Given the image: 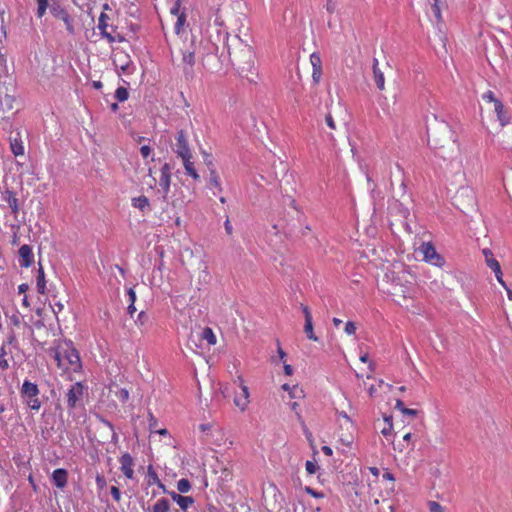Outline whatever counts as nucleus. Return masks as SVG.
<instances>
[{"instance_id": "28", "label": "nucleus", "mask_w": 512, "mask_h": 512, "mask_svg": "<svg viewBox=\"0 0 512 512\" xmlns=\"http://www.w3.org/2000/svg\"><path fill=\"white\" fill-rule=\"evenodd\" d=\"M210 186L217 189L219 192H222L223 188L221 185L220 177L217 174L216 170L211 169L210 170V179H209Z\"/></svg>"}, {"instance_id": "53", "label": "nucleus", "mask_w": 512, "mask_h": 512, "mask_svg": "<svg viewBox=\"0 0 512 512\" xmlns=\"http://www.w3.org/2000/svg\"><path fill=\"white\" fill-rule=\"evenodd\" d=\"M285 204L291 206L292 208H294L295 210H297V207H296V201L293 197L291 196H288L286 199H285Z\"/></svg>"}, {"instance_id": "61", "label": "nucleus", "mask_w": 512, "mask_h": 512, "mask_svg": "<svg viewBox=\"0 0 512 512\" xmlns=\"http://www.w3.org/2000/svg\"><path fill=\"white\" fill-rule=\"evenodd\" d=\"M277 352H278V355H279V358L281 361H284L285 360V357H286V353L284 352V350L281 348L280 346V343L278 342V349H277Z\"/></svg>"}, {"instance_id": "57", "label": "nucleus", "mask_w": 512, "mask_h": 512, "mask_svg": "<svg viewBox=\"0 0 512 512\" xmlns=\"http://www.w3.org/2000/svg\"><path fill=\"white\" fill-rule=\"evenodd\" d=\"M129 302L135 303L136 301V293L133 288L128 290Z\"/></svg>"}, {"instance_id": "48", "label": "nucleus", "mask_w": 512, "mask_h": 512, "mask_svg": "<svg viewBox=\"0 0 512 512\" xmlns=\"http://www.w3.org/2000/svg\"><path fill=\"white\" fill-rule=\"evenodd\" d=\"M111 495L116 502L121 501V492L118 487H116V486L111 487Z\"/></svg>"}, {"instance_id": "24", "label": "nucleus", "mask_w": 512, "mask_h": 512, "mask_svg": "<svg viewBox=\"0 0 512 512\" xmlns=\"http://www.w3.org/2000/svg\"><path fill=\"white\" fill-rule=\"evenodd\" d=\"M132 206L142 212H145L150 208V201L146 196L142 195L132 199Z\"/></svg>"}, {"instance_id": "13", "label": "nucleus", "mask_w": 512, "mask_h": 512, "mask_svg": "<svg viewBox=\"0 0 512 512\" xmlns=\"http://www.w3.org/2000/svg\"><path fill=\"white\" fill-rule=\"evenodd\" d=\"M18 253L21 267L28 268L34 263V254L31 246L27 244L22 245Z\"/></svg>"}, {"instance_id": "23", "label": "nucleus", "mask_w": 512, "mask_h": 512, "mask_svg": "<svg viewBox=\"0 0 512 512\" xmlns=\"http://www.w3.org/2000/svg\"><path fill=\"white\" fill-rule=\"evenodd\" d=\"M36 287L37 291L40 294L46 293V279H45V273L42 265L39 263V268L37 271V277H36Z\"/></svg>"}, {"instance_id": "38", "label": "nucleus", "mask_w": 512, "mask_h": 512, "mask_svg": "<svg viewBox=\"0 0 512 512\" xmlns=\"http://www.w3.org/2000/svg\"><path fill=\"white\" fill-rule=\"evenodd\" d=\"M482 99L486 102H490V103H493V105H495V101H500L499 99H497L495 97V94L493 91L491 90H488L486 91L483 95H482Z\"/></svg>"}, {"instance_id": "64", "label": "nucleus", "mask_w": 512, "mask_h": 512, "mask_svg": "<svg viewBox=\"0 0 512 512\" xmlns=\"http://www.w3.org/2000/svg\"><path fill=\"white\" fill-rule=\"evenodd\" d=\"M11 323H13L15 326H18L20 324V318L18 315H13L10 318Z\"/></svg>"}, {"instance_id": "15", "label": "nucleus", "mask_w": 512, "mask_h": 512, "mask_svg": "<svg viewBox=\"0 0 512 512\" xmlns=\"http://www.w3.org/2000/svg\"><path fill=\"white\" fill-rule=\"evenodd\" d=\"M494 112L501 127L510 124L511 117L501 101H495Z\"/></svg>"}, {"instance_id": "6", "label": "nucleus", "mask_w": 512, "mask_h": 512, "mask_svg": "<svg viewBox=\"0 0 512 512\" xmlns=\"http://www.w3.org/2000/svg\"><path fill=\"white\" fill-rule=\"evenodd\" d=\"M84 395V386L81 382L73 384L66 393L67 405L70 409L76 408Z\"/></svg>"}, {"instance_id": "3", "label": "nucleus", "mask_w": 512, "mask_h": 512, "mask_svg": "<svg viewBox=\"0 0 512 512\" xmlns=\"http://www.w3.org/2000/svg\"><path fill=\"white\" fill-rule=\"evenodd\" d=\"M57 366L65 373H76L82 369V363L78 351L72 342L60 343L54 356Z\"/></svg>"}, {"instance_id": "19", "label": "nucleus", "mask_w": 512, "mask_h": 512, "mask_svg": "<svg viewBox=\"0 0 512 512\" xmlns=\"http://www.w3.org/2000/svg\"><path fill=\"white\" fill-rule=\"evenodd\" d=\"M3 199L7 202L12 213L16 216L19 213V201L14 191L6 190L3 193Z\"/></svg>"}, {"instance_id": "11", "label": "nucleus", "mask_w": 512, "mask_h": 512, "mask_svg": "<svg viewBox=\"0 0 512 512\" xmlns=\"http://www.w3.org/2000/svg\"><path fill=\"white\" fill-rule=\"evenodd\" d=\"M175 153L178 157L185 156L191 153L189 148L188 139L184 130H180L177 133Z\"/></svg>"}, {"instance_id": "59", "label": "nucleus", "mask_w": 512, "mask_h": 512, "mask_svg": "<svg viewBox=\"0 0 512 512\" xmlns=\"http://www.w3.org/2000/svg\"><path fill=\"white\" fill-rule=\"evenodd\" d=\"M125 58H126V60H125L123 63H121V65H120V70H121L122 72H126V71L128 70L129 63H130V61H129L128 57H127V56H125Z\"/></svg>"}, {"instance_id": "30", "label": "nucleus", "mask_w": 512, "mask_h": 512, "mask_svg": "<svg viewBox=\"0 0 512 512\" xmlns=\"http://www.w3.org/2000/svg\"><path fill=\"white\" fill-rule=\"evenodd\" d=\"M50 12L56 19L61 20L68 14V11L58 4H53L50 8Z\"/></svg>"}, {"instance_id": "37", "label": "nucleus", "mask_w": 512, "mask_h": 512, "mask_svg": "<svg viewBox=\"0 0 512 512\" xmlns=\"http://www.w3.org/2000/svg\"><path fill=\"white\" fill-rule=\"evenodd\" d=\"M0 368L2 370H6V369L9 368V363H8L7 358H6V351H5V349L3 347L0 350Z\"/></svg>"}, {"instance_id": "55", "label": "nucleus", "mask_w": 512, "mask_h": 512, "mask_svg": "<svg viewBox=\"0 0 512 512\" xmlns=\"http://www.w3.org/2000/svg\"><path fill=\"white\" fill-rule=\"evenodd\" d=\"M359 359L363 363H369L370 370L373 371L372 362L369 361L368 354L361 355Z\"/></svg>"}, {"instance_id": "43", "label": "nucleus", "mask_w": 512, "mask_h": 512, "mask_svg": "<svg viewBox=\"0 0 512 512\" xmlns=\"http://www.w3.org/2000/svg\"><path fill=\"white\" fill-rule=\"evenodd\" d=\"M344 331L347 335H354L356 333V325L352 321H348L345 324Z\"/></svg>"}, {"instance_id": "46", "label": "nucleus", "mask_w": 512, "mask_h": 512, "mask_svg": "<svg viewBox=\"0 0 512 512\" xmlns=\"http://www.w3.org/2000/svg\"><path fill=\"white\" fill-rule=\"evenodd\" d=\"M140 153L144 159H147L152 153V148L148 145H143L140 148Z\"/></svg>"}, {"instance_id": "54", "label": "nucleus", "mask_w": 512, "mask_h": 512, "mask_svg": "<svg viewBox=\"0 0 512 512\" xmlns=\"http://www.w3.org/2000/svg\"><path fill=\"white\" fill-rule=\"evenodd\" d=\"M403 414L414 417L418 414V411L416 409L403 408Z\"/></svg>"}, {"instance_id": "27", "label": "nucleus", "mask_w": 512, "mask_h": 512, "mask_svg": "<svg viewBox=\"0 0 512 512\" xmlns=\"http://www.w3.org/2000/svg\"><path fill=\"white\" fill-rule=\"evenodd\" d=\"M170 503L166 498H161L152 507V512H169Z\"/></svg>"}, {"instance_id": "8", "label": "nucleus", "mask_w": 512, "mask_h": 512, "mask_svg": "<svg viewBox=\"0 0 512 512\" xmlns=\"http://www.w3.org/2000/svg\"><path fill=\"white\" fill-rule=\"evenodd\" d=\"M119 463H120V470L125 475V477L130 480L134 479L135 462H134L133 457L128 452H125L120 456Z\"/></svg>"}, {"instance_id": "1", "label": "nucleus", "mask_w": 512, "mask_h": 512, "mask_svg": "<svg viewBox=\"0 0 512 512\" xmlns=\"http://www.w3.org/2000/svg\"><path fill=\"white\" fill-rule=\"evenodd\" d=\"M387 277L390 279L388 293L393 297V300L402 308L418 313L420 308L415 301L416 283L414 275L401 267L397 271H392Z\"/></svg>"}, {"instance_id": "36", "label": "nucleus", "mask_w": 512, "mask_h": 512, "mask_svg": "<svg viewBox=\"0 0 512 512\" xmlns=\"http://www.w3.org/2000/svg\"><path fill=\"white\" fill-rule=\"evenodd\" d=\"M61 21L64 22L66 30L68 31V33L69 34H74L75 29H74V25H73V19L70 16V14L68 13L65 17H63L61 19Z\"/></svg>"}, {"instance_id": "42", "label": "nucleus", "mask_w": 512, "mask_h": 512, "mask_svg": "<svg viewBox=\"0 0 512 512\" xmlns=\"http://www.w3.org/2000/svg\"><path fill=\"white\" fill-rule=\"evenodd\" d=\"M116 396L121 402H126L129 398V391L122 388L116 392Z\"/></svg>"}, {"instance_id": "47", "label": "nucleus", "mask_w": 512, "mask_h": 512, "mask_svg": "<svg viewBox=\"0 0 512 512\" xmlns=\"http://www.w3.org/2000/svg\"><path fill=\"white\" fill-rule=\"evenodd\" d=\"M325 122H326V125L331 129V130H336V123L333 119V116L331 115V113H328L325 117Z\"/></svg>"}, {"instance_id": "51", "label": "nucleus", "mask_w": 512, "mask_h": 512, "mask_svg": "<svg viewBox=\"0 0 512 512\" xmlns=\"http://www.w3.org/2000/svg\"><path fill=\"white\" fill-rule=\"evenodd\" d=\"M157 426V419L153 416L152 413H149V427L151 431H155V427Z\"/></svg>"}, {"instance_id": "34", "label": "nucleus", "mask_w": 512, "mask_h": 512, "mask_svg": "<svg viewBox=\"0 0 512 512\" xmlns=\"http://www.w3.org/2000/svg\"><path fill=\"white\" fill-rule=\"evenodd\" d=\"M191 489V484L188 479L182 478L177 482V490L180 493H187Z\"/></svg>"}, {"instance_id": "32", "label": "nucleus", "mask_w": 512, "mask_h": 512, "mask_svg": "<svg viewBox=\"0 0 512 512\" xmlns=\"http://www.w3.org/2000/svg\"><path fill=\"white\" fill-rule=\"evenodd\" d=\"M304 332L308 339L318 341V337L314 333L313 321H307L304 325Z\"/></svg>"}, {"instance_id": "58", "label": "nucleus", "mask_w": 512, "mask_h": 512, "mask_svg": "<svg viewBox=\"0 0 512 512\" xmlns=\"http://www.w3.org/2000/svg\"><path fill=\"white\" fill-rule=\"evenodd\" d=\"M28 289H29V285H28V284H26V283H22V284H20V285L18 286V292H19L20 294H24V293H26V292L28 291Z\"/></svg>"}, {"instance_id": "29", "label": "nucleus", "mask_w": 512, "mask_h": 512, "mask_svg": "<svg viewBox=\"0 0 512 512\" xmlns=\"http://www.w3.org/2000/svg\"><path fill=\"white\" fill-rule=\"evenodd\" d=\"M482 253L485 257V263L489 268L499 264L498 260L494 257L493 252L490 249L485 248L482 250Z\"/></svg>"}, {"instance_id": "21", "label": "nucleus", "mask_w": 512, "mask_h": 512, "mask_svg": "<svg viewBox=\"0 0 512 512\" xmlns=\"http://www.w3.org/2000/svg\"><path fill=\"white\" fill-rule=\"evenodd\" d=\"M377 59L373 61V77L377 88L381 91L385 89V77L384 73L379 68Z\"/></svg>"}, {"instance_id": "49", "label": "nucleus", "mask_w": 512, "mask_h": 512, "mask_svg": "<svg viewBox=\"0 0 512 512\" xmlns=\"http://www.w3.org/2000/svg\"><path fill=\"white\" fill-rule=\"evenodd\" d=\"M301 309L304 314L305 322L312 321V315L308 306L301 304Z\"/></svg>"}, {"instance_id": "31", "label": "nucleus", "mask_w": 512, "mask_h": 512, "mask_svg": "<svg viewBox=\"0 0 512 512\" xmlns=\"http://www.w3.org/2000/svg\"><path fill=\"white\" fill-rule=\"evenodd\" d=\"M37 3V10H36V16L41 19L47 11V8L49 7V0H36Z\"/></svg>"}, {"instance_id": "39", "label": "nucleus", "mask_w": 512, "mask_h": 512, "mask_svg": "<svg viewBox=\"0 0 512 512\" xmlns=\"http://www.w3.org/2000/svg\"><path fill=\"white\" fill-rule=\"evenodd\" d=\"M95 481H96V486H97L98 490H100V491L103 490L107 486L106 479L102 474L98 473L96 475Z\"/></svg>"}, {"instance_id": "18", "label": "nucleus", "mask_w": 512, "mask_h": 512, "mask_svg": "<svg viewBox=\"0 0 512 512\" xmlns=\"http://www.w3.org/2000/svg\"><path fill=\"white\" fill-rule=\"evenodd\" d=\"M168 493L183 511H186L194 503V499L191 496H182L174 491Z\"/></svg>"}, {"instance_id": "25", "label": "nucleus", "mask_w": 512, "mask_h": 512, "mask_svg": "<svg viewBox=\"0 0 512 512\" xmlns=\"http://www.w3.org/2000/svg\"><path fill=\"white\" fill-rule=\"evenodd\" d=\"M282 389L287 391L291 398H302L304 396L302 388H300L298 385L291 387L289 384H284Z\"/></svg>"}, {"instance_id": "5", "label": "nucleus", "mask_w": 512, "mask_h": 512, "mask_svg": "<svg viewBox=\"0 0 512 512\" xmlns=\"http://www.w3.org/2000/svg\"><path fill=\"white\" fill-rule=\"evenodd\" d=\"M98 30L103 38H105L110 44L122 43L125 38L117 31V28L112 24H109V16L102 12L98 18Z\"/></svg>"}, {"instance_id": "35", "label": "nucleus", "mask_w": 512, "mask_h": 512, "mask_svg": "<svg viewBox=\"0 0 512 512\" xmlns=\"http://www.w3.org/2000/svg\"><path fill=\"white\" fill-rule=\"evenodd\" d=\"M129 93L125 87H118L115 91V98L119 102H124L128 99Z\"/></svg>"}, {"instance_id": "14", "label": "nucleus", "mask_w": 512, "mask_h": 512, "mask_svg": "<svg viewBox=\"0 0 512 512\" xmlns=\"http://www.w3.org/2000/svg\"><path fill=\"white\" fill-rule=\"evenodd\" d=\"M161 177L159 180V186L162 189V192L164 195H167L170 191V184H171V167L168 163H165L161 167Z\"/></svg>"}, {"instance_id": "41", "label": "nucleus", "mask_w": 512, "mask_h": 512, "mask_svg": "<svg viewBox=\"0 0 512 512\" xmlns=\"http://www.w3.org/2000/svg\"><path fill=\"white\" fill-rule=\"evenodd\" d=\"M428 507L430 512H444V507L436 501H430Z\"/></svg>"}, {"instance_id": "2", "label": "nucleus", "mask_w": 512, "mask_h": 512, "mask_svg": "<svg viewBox=\"0 0 512 512\" xmlns=\"http://www.w3.org/2000/svg\"><path fill=\"white\" fill-rule=\"evenodd\" d=\"M198 45L193 38L182 39L178 37L171 48L173 62L183 69L185 75H193V67L196 62Z\"/></svg>"}, {"instance_id": "20", "label": "nucleus", "mask_w": 512, "mask_h": 512, "mask_svg": "<svg viewBox=\"0 0 512 512\" xmlns=\"http://www.w3.org/2000/svg\"><path fill=\"white\" fill-rule=\"evenodd\" d=\"M147 484L149 486L157 485L160 489L163 490V492H167L165 485L161 482L157 472L152 465L147 467Z\"/></svg>"}, {"instance_id": "40", "label": "nucleus", "mask_w": 512, "mask_h": 512, "mask_svg": "<svg viewBox=\"0 0 512 512\" xmlns=\"http://www.w3.org/2000/svg\"><path fill=\"white\" fill-rule=\"evenodd\" d=\"M304 491L314 498H324V496H325L323 492L316 491L315 489H313L310 486H306L304 488Z\"/></svg>"}, {"instance_id": "7", "label": "nucleus", "mask_w": 512, "mask_h": 512, "mask_svg": "<svg viewBox=\"0 0 512 512\" xmlns=\"http://www.w3.org/2000/svg\"><path fill=\"white\" fill-rule=\"evenodd\" d=\"M239 387L241 392L234 397V404L238 407L242 412L246 411L250 404V393L249 388L245 384L243 378L241 376L238 377Z\"/></svg>"}, {"instance_id": "10", "label": "nucleus", "mask_w": 512, "mask_h": 512, "mask_svg": "<svg viewBox=\"0 0 512 512\" xmlns=\"http://www.w3.org/2000/svg\"><path fill=\"white\" fill-rule=\"evenodd\" d=\"M425 261L438 264L441 257L438 255L435 247L430 242H423L419 248Z\"/></svg>"}, {"instance_id": "60", "label": "nucleus", "mask_w": 512, "mask_h": 512, "mask_svg": "<svg viewBox=\"0 0 512 512\" xmlns=\"http://www.w3.org/2000/svg\"><path fill=\"white\" fill-rule=\"evenodd\" d=\"M284 373L287 376H291L293 374V368L291 365L284 363Z\"/></svg>"}, {"instance_id": "62", "label": "nucleus", "mask_w": 512, "mask_h": 512, "mask_svg": "<svg viewBox=\"0 0 512 512\" xmlns=\"http://www.w3.org/2000/svg\"><path fill=\"white\" fill-rule=\"evenodd\" d=\"M322 452L326 455V456H332L333 454V450L331 449V447L329 446H323L322 447Z\"/></svg>"}, {"instance_id": "56", "label": "nucleus", "mask_w": 512, "mask_h": 512, "mask_svg": "<svg viewBox=\"0 0 512 512\" xmlns=\"http://www.w3.org/2000/svg\"><path fill=\"white\" fill-rule=\"evenodd\" d=\"M382 477H383V479L391 481V482L395 481L394 475L391 472H389V471H385L383 473Z\"/></svg>"}, {"instance_id": "52", "label": "nucleus", "mask_w": 512, "mask_h": 512, "mask_svg": "<svg viewBox=\"0 0 512 512\" xmlns=\"http://www.w3.org/2000/svg\"><path fill=\"white\" fill-rule=\"evenodd\" d=\"M495 277L497 279V281L499 282V284L503 287V288H506V282L503 280V273H502V270L498 273H495Z\"/></svg>"}, {"instance_id": "16", "label": "nucleus", "mask_w": 512, "mask_h": 512, "mask_svg": "<svg viewBox=\"0 0 512 512\" xmlns=\"http://www.w3.org/2000/svg\"><path fill=\"white\" fill-rule=\"evenodd\" d=\"M51 479H52L53 484L57 488L63 489L67 485V482H68V472L66 469H63V468L55 469L52 472Z\"/></svg>"}, {"instance_id": "17", "label": "nucleus", "mask_w": 512, "mask_h": 512, "mask_svg": "<svg viewBox=\"0 0 512 512\" xmlns=\"http://www.w3.org/2000/svg\"><path fill=\"white\" fill-rule=\"evenodd\" d=\"M180 158L183 162V166L185 168L186 174L191 176L195 181L199 180L200 176L195 169L194 162L191 160L192 153L187 154L185 156H181Z\"/></svg>"}, {"instance_id": "50", "label": "nucleus", "mask_w": 512, "mask_h": 512, "mask_svg": "<svg viewBox=\"0 0 512 512\" xmlns=\"http://www.w3.org/2000/svg\"><path fill=\"white\" fill-rule=\"evenodd\" d=\"M180 6H181V3H180V1L178 0V1H176V2L174 3L173 7L171 8V11H170V12H171V14H172V15H174L175 17H176V16L181 15V13H182V12L180 11Z\"/></svg>"}, {"instance_id": "44", "label": "nucleus", "mask_w": 512, "mask_h": 512, "mask_svg": "<svg viewBox=\"0 0 512 512\" xmlns=\"http://www.w3.org/2000/svg\"><path fill=\"white\" fill-rule=\"evenodd\" d=\"M305 469L308 474L312 475L316 473L318 466L312 461H306Z\"/></svg>"}, {"instance_id": "22", "label": "nucleus", "mask_w": 512, "mask_h": 512, "mask_svg": "<svg viewBox=\"0 0 512 512\" xmlns=\"http://www.w3.org/2000/svg\"><path fill=\"white\" fill-rule=\"evenodd\" d=\"M381 434L386 437L389 442H392L393 436V421L392 416H384V427L380 430Z\"/></svg>"}, {"instance_id": "33", "label": "nucleus", "mask_w": 512, "mask_h": 512, "mask_svg": "<svg viewBox=\"0 0 512 512\" xmlns=\"http://www.w3.org/2000/svg\"><path fill=\"white\" fill-rule=\"evenodd\" d=\"M176 22L174 24V30L175 33L179 36L181 30L183 29V26L186 22V15L184 12L181 13V15L176 16Z\"/></svg>"}, {"instance_id": "63", "label": "nucleus", "mask_w": 512, "mask_h": 512, "mask_svg": "<svg viewBox=\"0 0 512 512\" xmlns=\"http://www.w3.org/2000/svg\"><path fill=\"white\" fill-rule=\"evenodd\" d=\"M127 311H128L130 316H133V314L136 312L135 303L130 302V304H129L128 308H127Z\"/></svg>"}, {"instance_id": "45", "label": "nucleus", "mask_w": 512, "mask_h": 512, "mask_svg": "<svg viewBox=\"0 0 512 512\" xmlns=\"http://www.w3.org/2000/svg\"><path fill=\"white\" fill-rule=\"evenodd\" d=\"M432 12L437 20H441V10L438 4V0H434V4L432 5Z\"/></svg>"}, {"instance_id": "26", "label": "nucleus", "mask_w": 512, "mask_h": 512, "mask_svg": "<svg viewBox=\"0 0 512 512\" xmlns=\"http://www.w3.org/2000/svg\"><path fill=\"white\" fill-rule=\"evenodd\" d=\"M201 339L205 340L209 345H215L217 342L216 335L210 327H205L202 330Z\"/></svg>"}, {"instance_id": "4", "label": "nucleus", "mask_w": 512, "mask_h": 512, "mask_svg": "<svg viewBox=\"0 0 512 512\" xmlns=\"http://www.w3.org/2000/svg\"><path fill=\"white\" fill-rule=\"evenodd\" d=\"M40 390L37 384L24 380L20 389V397L23 403L32 411L38 412L42 407V401L39 397Z\"/></svg>"}, {"instance_id": "12", "label": "nucleus", "mask_w": 512, "mask_h": 512, "mask_svg": "<svg viewBox=\"0 0 512 512\" xmlns=\"http://www.w3.org/2000/svg\"><path fill=\"white\" fill-rule=\"evenodd\" d=\"M10 150L15 157L25 154L24 142L20 131H16L15 135L9 138Z\"/></svg>"}, {"instance_id": "9", "label": "nucleus", "mask_w": 512, "mask_h": 512, "mask_svg": "<svg viewBox=\"0 0 512 512\" xmlns=\"http://www.w3.org/2000/svg\"><path fill=\"white\" fill-rule=\"evenodd\" d=\"M310 63L312 66V81L317 85L320 83L322 77V60L320 54L313 52L310 55Z\"/></svg>"}]
</instances>
